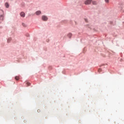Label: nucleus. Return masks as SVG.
<instances>
[{
    "label": "nucleus",
    "mask_w": 124,
    "mask_h": 124,
    "mask_svg": "<svg viewBox=\"0 0 124 124\" xmlns=\"http://www.w3.org/2000/svg\"><path fill=\"white\" fill-rule=\"evenodd\" d=\"M42 19L43 21H47V20H48V18H47V16H43L42 17Z\"/></svg>",
    "instance_id": "obj_3"
},
{
    "label": "nucleus",
    "mask_w": 124,
    "mask_h": 124,
    "mask_svg": "<svg viewBox=\"0 0 124 124\" xmlns=\"http://www.w3.org/2000/svg\"><path fill=\"white\" fill-rule=\"evenodd\" d=\"M15 79H16V80H18L20 79V77L19 76H16Z\"/></svg>",
    "instance_id": "obj_7"
},
{
    "label": "nucleus",
    "mask_w": 124,
    "mask_h": 124,
    "mask_svg": "<svg viewBox=\"0 0 124 124\" xmlns=\"http://www.w3.org/2000/svg\"><path fill=\"white\" fill-rule=\"evenodd\" d=\"M101 71H102L101 69H98V72H101Z\"/></svg>",
    "instance_id": "obj_13"
},
{
    "label": "nucleus",
    "mask_w": 124,
    "mask_h": 124,
    "mask_svg": "<svg viewBox=\"0 0 124 124\" xmlns=\"http://www.w3.org/2000/svg\"><path fill=\"white\" fill-rule=\"evenodd\" d=\"M36 15H39V14H41V12L40 11H38L36 12Z\"/></svg>",
    "instance_id": "obj_6"
},
{
    "label": "nucleus",
    "mask_w": 124,
    "mask_h": 124,
    "mask_svg": "<svg viewBox=\"0 0 124 124\" xmlns=\"http://www.w3.org/2000/svg\"><path fill=\"white\" fill-rule=\"evenodd\" d=\"M106 2H107V3H108L109 2V0H105Z\"/></svg>",
    "instance_id": "obj_12"
},
{
    "label": "nucleus",
    "mask_w": 124,
    "mask_h": 124,
    "mask_svg": "<svg viewBox=\"0 0 124 124\" xmlns=\"http://www.w3.org/2000/svg\"><path fill=\"white\" fill-rule=\"evenodd\" d=\"M11 41V38H9L7 40V42L9 43Z\"/></svg>",
    "instance_id": "obj_9"
},
{
    "label": "nucleus",
    "mask_w": 124,
    "mask_h": 124,
    "mask_svg": "<svg viewBox=\"0 0 124 124\" xmlns=\"http://www.w3.org/2000/svg\"><path fill=\"white\" fill-rule=\"evenodd\" d=\"M68 36L69 37V38H70L71 37V36H72V34H71L70 33L68 34Z\"/></svg>",
    "instance_id": "obj_8"
},
{
    "label": "nucleus",
    "mask_w": 124,
    "mask_h": 124,
    "mask_svg": "<svg viewBox=\"0 0 124 124\" xmlns=\"http://www.w3.org/2000/svg\"><path fill=\"white\" fill-rule=\"evenodd\" d=\"M93 0H87L85 1L84 3L85 4H86V5H87L88 4H91L92 1Z\"/></svg>",
    "instance_id": "obj_2"
},
{
    "label": "nucleus",
    "mask_w": 124,
    "mask_h": 124,
    "mask_svg": "<svg viewBox=\"0 0 124 124\" xmlns=\"http://www.w3.org/2000/svg\"><path fill=\"white\" fill-rule=\"evenodd\" d=\"M40 111V110H38V112H39Z\"/></svg>",
    "instance_id": "obj_16"
},
{
    "label": "nucleus",
    "mask_w": 124,
    "mask_h": 124,
    "mask_svg": "<svg viewBox=\"0 0 124 124\" xmlns=\"http://www.w3.org/2000/svg\"><path fill=\"white\" fill-rule=\"evenodd\" d=\"M3 11L2 10H0V23H1L3 21Z\"/></svg>",
    "instance_id": "obj_1"
},
{
    "label": "nucleus",
    "mask_w": 124,
    "mask_h": 124,
    "mask_svg": "<svg viewBox=\"0 0 124 124\" xmlns=\"http://www.w3.org/2000/svg\"><path fill=\"white\" fill-rule=\"evenodd\" d=\"M5 5L7 8H8V7H9V4H8V3L7 2L5 3Z\"/></svg>",
    "instance_id": "obj_5"
},
{
    "label": "nucleus",
    "mask_w": 124,
    "mask_h": 124,
    "mask_svg": "<svg viewBox=\"0 0 124 124\" xmlns=\"http://www.w3.org/2000/svg\"><path fill=\"white\" fill-rule=\"evenodd\" d=\"M85 22H88V19H87L86 18H85Z\"/></svg>",
    "instance_id": "obj_15"
},
{
    "label": "nucleus",
    "mask_w": 124,
    "mask_h": 124,
    "mask_svg": "<svg viewBox=\"0 0 124 124\" xmlns=\"http://www.w3.org/2000/svg\"><path fill=\"white\" fill-rule=\"evenodd\" d=\"M25 13H24V12H21V13H20V16H21V17H22L23 18H24V17H25Z\"/></svg>",
    "instance_id": "obj_4"
},
{
    "label": "nucleus",
    "mask_w": 124,
    "mask_h": 124,
    "mask_svg": "<svg viewBox=\"0 0 124 124\" xmlns=\"http://www.w3.org/2000/svg\"><path fill=\"white\" fill-rule=\"evenodd\" d=\"M27 85L28 86H30V85H31V83H30V82H27Z\"/></svg>",
    "instance_id": "obj_14"
},
{
    "label": "nucleus",
    "mask_w": 124,
    "mask_h": 124,
    "mask_svg": "<svg viewBox=\"0 0 124 124\" xmlns=\"http://www.w3.org/2000/svg\"><path fill=\"white\" fill-rule=\"evenodd\" d=\"M22 26H23V27H25V28H26V27H27V25H26V24H25V23H22Z\"/></svg>",
    "instance_id": "obj_11"
},
{
    "label": "nucleus",
    "mask_w": 124,
    "mask_h": 124,
    "mask_svg": "<svg viewBox=\"0 0 124 124\" xmlns=\"http://www.w3.org/2000/svg\"><path fill=\"white\" fill-rule=\"evenodd\" d=\"M97 2H96V1H93V4L95 5L97 4Z\"/></svg>",
    "instance_id": "obj_10"
}]
</instances>
